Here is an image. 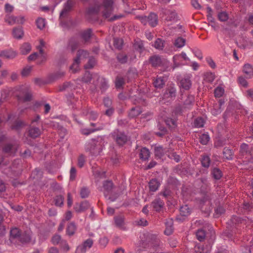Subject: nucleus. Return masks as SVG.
<instances>
[{
    "instance_id": "1",
    "label": "nucleus",
    "mask_w": 253,
    "mask_h": 253,
    "mask_svg": "<svg viewBox=\"0 0 253 253\" xmlns=\"http://www.w3.org/2000/svg\"><path fill=\"white\" fill-rule=\"evenodd\" d=\"M103 142L101 138L92 139L87 142L85 147L86 152H89L92 156H97L103 149Z\"/></svg>"
},
{
    "instance_id": "2",
    "label": "nucleus",
    "mask_w": 253,
    "mask_h": 253,
    "mask_svg": "<svg viewBox=\"0 0 253 253\" xmlns=\"http://www.w3.org/2000/svg\"><path fill=\"white\" fill-rule=\"evenodd\" d=\"M113 3V0H102L103 16L106 18H110L109 19L110 21H113L121 19L123 16V15L119 14L114 15L110 17L114 11Z\"/></svg>"
},
{
    "instance_id": "3",
    "label": "nucleus",
    "mask_w": 253,
    "mask_h": 253,
    "mask_svg": "<svg viewBox=\"0 0 253 253\" xmlns=\"http://www.w3.org/2000/svg\"><path fill=\"white\" fill-rule=\"evenodd\" d=\"M176 95V89L174 84L172 82L167 85L165 92L162 97V101L164 103H170L173 100Z\"/></svg>"
},
{
    "instance_id": "4",
    "label": "nucleus",
    "mask_w": 253,
    "mask_h": 253,
    "mask_svg": "<svg viewBox=\"0 0 253 253\" xmlns=\"http://www.w3.org/2000/svg\"><path fill=\"white\" fill-rule=\"evenodd\" d=\"M112 137L117 144L123 146L127 141V137L124 132L116 129L111 133Z\"/></svg>"
},
{
    "instance_id": "5",
    "label": "nucleus",
    "mask_w": 253,
    "mask_h": 253,
    "mask_svg": "<svg viewBox=\"0 0 253 253\" xmlns=\"http://www.w3.org/2000/svg\"><path fill=\"white\" fill-rule=\"evenodd\" d=\"M146 237V244L148 247L153 248L156 251L158 248V238L156 234L146 233L144 235Z\"/></svg>"
},
{
    "instance_id": "6",
    "label": "nucleus",
    "mask_w": 253,
    "mask_h": 253,
    "mask_svg": "<svg viewBox=\"0 0 253 253\" xmlns=\"http://www.w3.org/2000/svg\"><path fill=\"white\" fill-rule=\"evenodd\" d=\"M161 18L162 21H171L174 20L176 16L175 11L170 9H163L161 12Z\"/></svg>"
},
{
    "instance_id": "7",
    "label": "nucleus",
    "mask_w": 253,
    "mask_h": 253,
    "mask_svg": "<svg viewBox=\"0 0 253 253\" xmlns=\"http://www.w3.org/2000/svg\"><path fill=\"white\" fill-rule=\"evenodd\" d=\"M21 234V230L17 227H12L10 231L9 241L14 244L18 243Z\"/></svg>"
},
{
    "instance_id": "8",
    "label": "nucleus",
    "mask_w": 253,
    "mask_h": 253,
    "mask_svg": "<svg viewBox=\"0 0 253 253\" xmlns=\"http://www.w3.org/2000/svg\"><path fill=\"white\" fill-rule=\"evenodd\" d=\"M93 241L91 239H88L84 241L83 243L78 246L76 253H85L88 249H90L93 245Z\"/></svg>"
},
{
    "instance_id": "9",
    "label": "nucleus",
    "mask_w": 253,
    "mask_h": 253,
    "mask_svg": "<svg viewBox=\"0 0 253 253\" xmlns=\"http://www.w3.org/2000/svg\"><path fill=\"white\" fill-rule=\"evenodd\" d=\"M94 78H96L99 84L98 86L101 92H104L109 87L107 80L103 77H100L98 74H94Z\"/></svg>"
},
{
    "instance_id": "10",
    "label": "nucleus",
    "mask_w": 253,
    "mask_h": 253,
    "mask_svg": "<svg viewBox=\"0 0 253 253\" xmlns=\"http://www.w3.org/2000/svg\"><path fill=\"white\" fill-rule=\"evenodd\" d=\"M102 10V13H103V8L102 7V3L100 5L95 4L93 6L89 7L87 9V14L89 16V18L92 16H94V20L98 19L97 15L99 12L100 10Z\"/></svg>"
},
{
    "instance_id": "11",
    "label": "nucleus",
    "mask_w": 253,
    "mask_h": 253,
    "mask_svg": "<svg viewBox=\"0 0 253 253\" xmlns=\"http://www.w3.org/2000/svg\"><path fill=\"white\" fill-rule=\"evenodd\" d=\"M89 57V52L87 50L79 49L77 50L76 57L74 59V63H80L84 59Z\"/></svg>"
},
{
    "instance_id": "12",
    "label": "nucleus",
    "mask_w": 253,
    "mask_h": 253,
    "mask_svg": "<svg viewBox=\"0 0 253 253\" xmlns=\"http://www.w3.org/2000/svg\"><path fill=\"white\" fill-rule=\"evenodd\" d=\"M191 210L187 205L181 206L180 208V215L176 217L177 220L183 221L185 217L190 214Z\"/></svg>"
},
{
    "instance_id": "13",
    "label": "nucleus",
    "mask_w": 253,
    "mask_h": 253,
    "mask_svg": "<svg viewBox=\"0 0 253 253\" xmlns=\"http://www.w3.org/2000/svg\"><path fill=\"white\" fill-rule=\"evenodd\" d=\"M92 31L91 29H87L80 33V38L82 39V43L86 44L90 41L92 36Z\"/></svg>"
},
{
    "instance_id": "14",
    "label": "nucleus",
    "mask_w": 253,
    "mask_h": 253,
    "mask_svg": "<svg viewBox=\"0 0 253 253\" xmlns=\"http://www.w3.org/2000/svg\"><path fill=\"white\" fill-rule=\"evenodd\" d=\"M24 17H16L14 16H8L5 18V21L9 25H12L15 24H23L24 22Z\"/></svg>"
},
{
    "instance_id": "15",
    "label": "nucleus",
    "mask_w": 253,
    "mask_h": 253,
    "mask_svg": "<svg viewBox=\"0 0 253 253\" xmlns=\"http://www.w3.org/2000/svg\"><path fill=\"white\" fill-rule=\"evenodd\" d=\"M81 43L78 39L75 37L70 38L67 44V48L74 53L80 46Z\"/></svg>"
},
{
    "instance_id": "16",
    "label": "nucleus",
    "mask_w": 253,
    "mask_h": 253,
    "mask_svg": "<svg viewBox=\"0 0 253 253\" xmlns=\"http://www.w3.org/2000/svg\"><path fill=\"white\" fill-rule=\"evenodd\" d=\"M191 77L187 75L184 76L180 81L179 87L185 90H189L192 85Z\"/></svg>"
},
{
    "instance_id": "17",
    "label": "nucleus",
    "mask_w": 253,
    "mask_h": 253,
    "mask_svg": "<svg viewBox=\"0 0 253 253\" xmlns=\"http://www.w3.org/2000/svg\"><path fill=\"white\" fill-rule=\"evenodd\" d=\"M224 103V101L222 99H219L217 102L214 103L211 110L212 114L216 116L220 114L222 111L221 106Z\"/></svg>"
},
{
    "instance_id": "18",
    "label": "nucleus",
    "mask_w": 253,
    "mask_h": 253,
    "mask_svg": "<svg viewBox=\"0 0 253 253\" xmlns=\"http://www.w3.org/2000/svg\"><path fill=\"white\" fill-rule=\"evenodd\" d=\"M90 208V205L87 201H83L81 203H76L74 206V209L77 212H82Z\"/></svg>"
},
{
    "instance_id": "19",
    "label": "nucleus",
    "mask_w": 253,
    "mask_h": 253,
    "mask_svg": "<svg viewBox=\"0 0 253 253\" xmlns=\"http://www.w3.org/2000/svg\"><path fill=\"white\" fill-rule=\"evenodd\" d=\"M20 89L22 91V93L24 94V96L23 97L18 96V99L22 100L24 102L30 101L32 98V94L29 91L28 87L21 86Z\"/></svg>"
},
{
    "instance_id": "20",
    "label": "nucleus",
    "mask_w": 253,
    "mask_h": 253,
    "mask_svg": "<svg viewBox=\"0 0 253 253\" xmlns=\"http://www.w3.org/2000/svg\"><path fill=\"white\" fill-rule=\"evenodd\" d=\"M74 5V1L72 0H68L65 3L64 8L62 9L60 14V18H62L66 16L67 13L71 10Z\"/></svg>"
},
{
    "instance_id": "21",
    "label": "nucleus",
    "mask_w": 253,
    "mask_h": 253,
    "mask_svg": "<svg viewBox=\"0 0 253 253\" xmlns=\"http://www.w3.org/2000/svg\"><path fill=\"white\" fill-rule=\"evenodd\" d=\"M142 112V109L139 106L132 107L128 113L129 118H134L138 116Z\"/></svg>"
},
{
    "instance_id": "22",
    "label": "nucleus",
    "mask_w": 253,
    "mask_h": 253,
    "mask_svg": "<svg viewBox=\"0 0 253 253\" xmlns=\"http://www.w3.org/2000/svg\"><path fill=\"white\" fill-rule=\"evenodd\" d=\"M15 51L12 49H6L0 51V56L7 59H13L16 56Z\"/></svg>"
},
{
    "instance_id": "23",
    "label": "nucleus",
    "mask_w": 253,
    "mask_h": 253,
    "mask_svg": "<svg viewBox=\"0 0 253 253\" xmlns=\"http://www.w3.org/2000/svg\"><path fill=\"white\" fill-rule=\"evenodd\" d=\"M115 223L117 227L123 230H126L125 226V217L123 215H118L114 217Z\"/></svg>"
},
{
    "instance_id": "24",
    "label": "nucleus",
    "mask_w": 253,
    "mask_h": 253,
    "mask_svg": "<svg viewBox=\"0 0 253 253\" xmlns=\"http://www.w3.org/2000/svg\"><path fill=\"white\" fill-rule=\"evenodd\" d=\"M166 229L164 231L165 234L167 235H171L173 231V220L171 218L167 219L165 222Z\"/></svg>"
},
{
    "instance_id": "25",
    "label": "nucleus",
    "mask_w": 253,
    "mask_h": 253,
    "mask_svg": "<svg viewBox=\"0 0 253 253\" xmlns=\"http://www.w3.org/2000/svg\"><path fill=\"white\" fill-rule=\"evenodd\" d=\"M39 53L37 52H34V53L31 54L28 57V61H34L37 58H39L42 60V61H43V59H45V57L44 55L43 50L41 48L39 50Z\"/></svg>"
},
{
    "instance_id": "26",
    "label": "nucleus",
    "mask_w": 253,
    "mask_h": 253,
    "mask_svg": "<svg viewBox=\"0 0 253 253\" xmlns=\"http://www.w3.org/2000/svg\"><path fill=\"white\" fill-rule=\"evenodd\" d=\"M41 130L38 127L31 126L28 131L29 136L32 138H36L41 134Z\"/></svg>"
},
{
    "instance_id": "27",
    "label": "nucleus",
    "mask_w": 253,
    "mask_h": 253,
    "mask_svg": "<svg viewBox=\"0 0 253 253\" xmlns=\"http://www.w3.org/2000/svg\"><path fill=\"white\" fill-rule=\"evenodd\" d=\"M150 154V153L148 149L143 147L139 150V157L142 161H145L148 160Z\"/></svg>"
},
{
    "instance_id": "28",
    "label": "nucleus",
    "mask_w": 253,
    "mask_h": 253,
    "mask_svg": "<svg viewBox=\"0 0 253 253\" xmlns=\"http://www.w3.org/2000/svg\"><path fill=\"white\" fill-rule=\"evenodd\" d=\"M12 36L16 39H21L24 35V32L22 27L19 26L13 29Z\"/></svg>"
},
{
    "instance_id": "29",
    "label": "nucleus",
    "mask_w": 253,
    "mask_h": 253,
    "mask_svg": "<svg viewBox=\"0 0 253 253\" xmlns=\"http://www.w3.org/2000/svg\"><path fill=\"white\" fill-rule=\"evenodd\" d=\"M148 22L151 27H155L158 24V16L154 13H150L148 16Z\"/></svg>"
},
{
    "instance_id": "30",
    "label": "nucleus",
    "mask_w": 253,
    "mask_h": 253,
    "mask_svg": "<svg viewBox=\"0 0 253 253\" xmlns=\"http://www.w3.org/2000/svg\"><path fill=\"white\" fill-rule=\"evenodd\" d=\"M3 152L9 155H14L17 151V148L10 144H6L2 149Z\"/></svg>"
},
{
    "instance_id": "31",
    "label": "nucleus",
    "mask_w": 253,
    "mask_h": 253,
    "mask_svg": "<svg viewBox=\"0 0 253 253\" xmlns=\"http://www.w3.org/2000/svg\"><path fill=\"white\" fill-rule=\"evenodd\" d=\"M77 230V226L74 222H70L66 228V234L69 236L74 235Z\"/></svg>"
},
{
    "instance_id": "32",
    "label": "nucleus",
    "mask_w": 253,
    "mask_h": 253,
    "mask_svg": "<svg viewBox=\"0 0 253 253\" xmlns=\"http://www.w3.org/2000/svg\"><path fill=\"white\" fill-rule=\"evenodd\" d=\"M243 71L247 78H251L253 77V67L251 64H244Z\"/></svg>"
},
{
    "instance_id": "33",
    "label": "nucleus",
    "mask_w": 253,
    "mask_h": 253,
    "mask_svg": "<svg viewBox=\"0 0 253 253\" xmlns=\"http://www.w3.org/2000/svg\"><path fill=\"white\" fill-rule=\"evenodd\" d=\"M194 101V96L192 95H188L187 98L184 101V107L186 108H189L193 104Z\"/></svg>"
},
{
    "instance_id": "34",
    "label": "nucleus",
    "mask_w": 253,
    "mask_h": 253,
    "mask_svg": "<svg viewBox=\"0 0 253 253\" xmlns=\"http://www.w3.org/2000/svg\"><path fill=\"white\" fill-rule=\"evenodd\" d=\"M223 155L224 158H225L226 159L231 160L233 159L234 152L232 149L225 147L223 150Z\"/></svg>"
},
{
    "instance_id": "35",
    "label": "nucleus",
    "mask_w": 253,
    "mask_h": 253,
    "mask_svg": "<svg viewBox=\"0 0 253 253\" xmlns=\"http://www.w3.org/2000/svg\"><path fill=\"white\" fill-rule=\"evenodd\" d=\"M103 187L104 190V195L106 196V193H109L113 189V183L112 181L107 180L104 182Z\"/></svg>"
},
{
    "instance_id": "36",
    "label": "nucleus",
    "mask_w": 253,
    "mask_h": 253,
    "mask_svg": "<svg viewBox=\"0 0 253 253\" xmlns=\"http://www.w3.org/2000/svg\"><path fill=\"white\" fill-rule=\"evenodd\" d=\"M94 74H91L89 72L86 71L82 78V81L86 84L90 83L92 79H96V78H94Z\"/></svg>"
},
{
    "instance_id": "37",
    "label": "nucleus",
    "mask_w": 253,
    "mask_h": 253,
    "mask_svg": "<svg viewBox=\"0 0 253 253\" xmlns=\"http://www.w3.org/2000/svg\"><path fill=\"white\" fill-rule=\"evenodd\" d=\"M102 127L99 126L96 128H83L81 129V131L82 134L85 135H88L90 134V133L94 132L96 131H98L102 129Z\"/></svg>"
},
{
    "instance_id": "38",
    "label": "nucleus",
    "mask_w": 253,
    "mask_h": 253,
    "mask_svg": "<svg viewBox=\"0 0 253 253\" xmlns=\"http://www.w3.org/2000/svg\"><path fill=\"white\" fill-rule=\"evenodd\" d=\"M31 240V237L29 234L24 233L21 234L20 238H19L18 243L20 242L22 244H26L29 243Z\"/></svg>"
},
{
    "instance_id": "39",
    "label": "nucleus",
    "mask_w": 253,
    "mask_h": 253,
    "mask_svg": "<svg viewBox=\"0 0 253 253\" xmlns=\"http://www.w3.org/2000/svg\"><path fill=\"white\" fill-rule=\"evenodd\" d=\"M65 74L64 72L62 71H58L56 73H54L49 76V80L50 82L53 81L54 80H56L64 76Z\"/></svg>"
},
{
    "instance_id": "40",
    "label": "nucleus",
    "mask_w": 253,
    "mask_h": 253,
    "mask_svg": "<svg viewBox=\"0 0 253 253\" xmlns=\"http://www.w3.org/2000/svg\"><path fill=\"white\" fill-rule=\"evenodd\" d=\"M150 191L155 192L158 188V181L156 179H153L149 183Z\"/></svg>"
},
{
    "instance_id": "41",
    "label": "nucleus",
    "mask_w": 253,
    "mask_h": 253,
    "mask_svg": "<svg viewBox=\"0 0 253 253\" xmlns=\"http://www.w3.org/2000/svg\"><path fill=\"white\" fill-rule=\"evenodd\" d=\"M215 79V75L211 72H207L204 75V80L208 83H212Z\"/></svg>"
},
{
    "instance_id": "42",
    "label": "nucleus",
    "mask_w": 253,
    "mask_h": 253,
    "mask_svg": "<svg viewBox=\"0 0 253 253\" xmlns=\"http://www.w3.org/2000/svg\"><path fill=\"white\" fill-rule=\"evenodd\" d=\"M26 123L21 120H17L13 124L12 128L15 130H19L25 126Z\"/></svg>"
},
{
    "instance_id": "43",
    "label": "nucleus",
    "mask_w": 253,
    "mask_h": 253,
    "mask_svg": "<svg viewBox=\"0 0 253 253\" xmlns=\"http://www.w3.org/2000/svg\"><path fill=\"white\" fill-rule=\"evenodd\" d=\"M31 50V46L28 43H24L20 48V51L22 54H27Z\"/></svg>"
},
{
    "instance_id": "44",
    "label": "nucleus",
    "mask_w": 253,
    "mask_h": 253,
    "mask_svg": "<svg viewBox=\"0 0 253 253\" xmlns=\"http://www.w3.org/2000/svg\"><path fill=\"white\" fill-rule=\"evenodd\" d=\"M213 177L216 180L220 179L222 176L221 171L218 168H214L211 172Z\"/></svg>"
},
{
    "instance_id": "45",
    "label": "nucleus",
    "mask_w": 253,
    "mask_h": 253,
    "mask_svg": "<svg viewBox=\"0 0 253 253\" xmlns=\"http://www.w3.org/2000/svg\"><path fill=\"white\" fill-rule=\"evenodd\" d=\"M197 239L202 242L204 241L206 237V232L203 229H200L196 232Z\"/></svg>"
},
{
    "instance_id": "46",
    "label": "nucleus",
    "mask_w": 253,
    "mask_h": 253,
    "mask_svg": "<svg viewBox=\"0 0 253 253\" xmlns=\"http://www.w3.org/2000/svg\"><path fill=\"white\" fill-rule=\"evenodd\" d=\"M54 201L56 206L62 207L63 205L64 198L61 195H57L55 197Z\"/></svg>"
},
{
    "instance_id": "47",
    "label": "nucleus",
    "mask_w": 253,
    "mask_h": 253,
    "mask_svg": "<svg viewBox=\"0 0 253 253\" xmlns=\"http://www.w3.org/2000/svg\"><path fill=\"white\" fill-rule=\"evenodd\" d=\"M204 119L201 117H198L194 120V126L195 127L200 128L204 126Z\"/></svg>"
},
{
    "instance_id": "48",
    "label": "nucleus",
    "mask_w": 253,
    "mask_h": 253,
    "mask_svg": "<svg viewBox=\"0 0 253 253\" xmlns=\"http://www.w3.org/2000/svg\"><path fill=\"white\" fill-rule=\"evenodd\" d=\"M210 139V137L208 134H202L199 137V141L203 145H207Z\"/></svg>"
},
{
    "instance_id": "49",
    "label": "nucleus",
    "mask_w": 253,
    "mask_h": 253,
    "mask_svg": "<svg viewBox=\"0 0 253 253\" xmlns=\"http://www.w3.org/2000/svg\"><path fill=\"white\" fill-rule=\"evenodd\" d=\"M34 82L35 84L39 86H41L42 85L46 84H49L50 82V80L49 81L43 80V79L39 78H35L34 80Z\"/></svg>"
},
{
    "instance_id": "50",
    "label": "nucleus",
    "mask_w": 253,
    "mask_h": 253,
    "mask_svg": "<svg viewBox=\"0 0 253 253\" xmlns=\"http://www.w3.org/2000/svg\"><path fill=\"white\" fill-rule=\"evenodd\" d=\"M174 45L178 48L183 47L185 44V40L181 37H178L174 42Z\"/></svg>"
},
{
    "instance_id": "51",
    "label": "nucleus",
    "mask_w": 253,
    "mask_h": 253,
    "mask_svg": "<svg viewBox=\"0 0 253 253\" xmlns=\"http://www.w3.org/2000/svg\"><path fill=\"white\" fill-rule=\"evenodd\" d=\"M211 163V159L208 156H203L201 160V164L203 167L208 168Z\"/></svg>"
},
{
    "instance_id": "52",
    "label": "nucleus",
    "mask_w": 253,
    "mask_h": 253,
    "mask_svg": "<svg viewBox=\"0 0 253 253\" xmlns=\"http://www.w3.org/2000/svg\"><path fill=\"white\" fill-rule=\"evenodd\" d=\"M249 152V146L248 144L246 143H242L240 148V154L244 156L246 155Z\"/></svg>"
},
{
    "instance_id": "53",
    "label": "nucleus",
    "mask_w": 253,
    "mask_h": 253,
    "mask_svg": "<svg viewBox=\"0 0 253 253\" xmlns=\"http://www.w3.org/2000/svg\"><path fill=\"white\" fill-rule=\"evenodd\" d=\"M228 14L225 11H221L218 14V20L221 22H224L228 20Z\"/></svg>"
},
{
    "instance_id": "54",
    "label": "nucleus",
    "mask_w": 253,
    "mask_h": 253,
    "mask_svg": "<svg viewBox=\"0 0 253 253\" xmlns=\"http://www.w3.org/2000/svg\"><path fill=\"white\" fill-rule=\"evenodd\" d=\"M134 47L135 50L141 52L144 49L143 43L141 41H136L134 44Z\"/></svg>"
},
{
    "instance_id": "55",
    "label": "nucleus",
    "mask_w": 253,
    "mask_h": 253,
    "mask_svg": "<svg viewBox=\"0 0 253 253\" xmlns=\"http://www.w3.org/2000/svg\"><path fill=\"white\" fill-rule=\"evenodd\" d=\"M125 84L124 78L117 77L115 81V86L117 88H121Z\"/></svg>"
},
{
    "instance_id": "56",
    "label": "nucleus",
    "mask_w": 253,
    "mask_h": 253,
    "mask_svg": "<svg viewBox=\"0 0 253 253\" xmlns=\"http://www.w3.org/2000/svg\"><path fill=\"white\" fill-rule=\"evenodd\" d=\"M194 251V253H209L207 251H205L203 246L200 244H197L195 246Z\"/></svg>"
},
{
    "instance_id": "57",
    "label": "nucleus",
    "mask_w": 253,
    "mask_h": 253,
    "mask_svg": "<svg viewBox=\"0 0 253 253\" xmlns=\"http://www.w3.org/2000/svg\"><path fill=\"white\" fill-rule=\"evenodd\" d=\"M224 92V89L223 88L218 86L214 89V96L215 97H220L223 95Z\"/></svg>"
},
{
    "instance_id": "58",
    "label": "nucleus",
    "mask_w": 253,
    "mask_h": 253,
    "mask_svg": "<svg viewBox=\"0 0 253 253\" xmlns=\"http://www.w3.org/2000/svg\"><path fill=\"white\" fill-rule=\"evenodd\" d=\"M37 27L40 30L43 29L45 25V20L42 18H39L36 21Z\"/></svg>"
},
{
    "instance_id": "59",
    "label": "nucleus",
    "mask_w": 253,
    "mask_h": 253,
    "mask_svg": "<svg viewBox=\"0 0 253 253\" xmlns=\"http://www.w3.org/2000/svg\"><path fill=\"white\" fill-rule=\"evenodd\" d=\"M123 41L121 39L115 38L114 39V45L119 49H121L123 46Z\"/></svg>"
},
{
    "instance_id": "60",
    "label": "nucleus",
    "mask_w": 253,
    "mask_h": 253,
    "mask_svg": "<svg viewBox=\"0 0 253 253\" xmlns=\"http://www.w3.org/2000/svg\"><path fill=\"white\" fill-rule=\"evenodd\" d=\"M165 122L166 125L170 127L174 128L176 126V121L171 118H167Z\"/></svg>"
},
{
    "instance_id": "61",
    "label": "nucleus",
    "mask_w": 253,
    "mask_h": 253,
    "mask_svg": "<svg viewBox=\"0 0 253 253\" xmlns=\"http://www.w3.org/2000/svg\"><path fill=\"white\" fill-rule=\"evenodd\" d=\"M90 192L89 189L86 187H83L80 191V196L82 198H85L89 195Z\"/></svg>"
},
{
    "instance_id": "62",
    "label": "nucleus",
    "mask_w": 253,
    "mask_h": 253,
    "mask_svg": "<svg viewBox=\"0 0 253 253\" xmlns=\"http://www.w3.org/2000/svg\"><path fill=\"white\" fill-rule=\"evenodd\" d=\"M32 68V66H27L25 67L21 71V75L24 77L28 76L30 74Z\"/></svg>"
},
{
    "instance_id": "63",
    "label": "nucleus",
    "mask_w": 253,
    "mask_h": 253,
    "mask_svg": "<svg viewBox=\"0 0 253 253\" xmlns=\"http://www.w3.org/2000/svg\"><path fill=\"white\" fill-rule=\"evenodd\" d=\"M81 70L79 64H71L69 67V71L72 73H76Z\"/></svg>"
},
{
    "instance_id": "64",
    "label": "nucleus",
    "mask_w": 253,
    "mask_h": 253,
    "mask_svg": "<svg viewBox=\"0 0 253 253\" xmlns=\"http://www.w3.org/2000/svg\"><path fill=\"white\" fill-rule=\"evenodd\" d=\"M127 56L125 53H120L117 55L118 61L121 63H125L127 62Z\"/></svg>"
}]
</instances>
